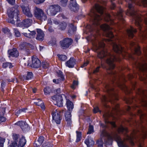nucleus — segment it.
Returning a JSON list of instances; mask_svg holds the SVG:
<instances>
[{
	"instance_id": "obj_14",
	"label": "nucleus",
	"mask_w": 147,
	"mask_h": 147,
	"mask_svg": "<svg viewBox=\"0 0 147 147\" xmlns=\"http://www.w3.org/2000/svg\"><path fill=\"white\" fill-rule=\"evenodd\" d=\"M101 28L104 31H106L105 35L107 37L111 38H113L114 35L112 32L110 30L112 29L111 27H109L108 25L105 24H103L101 26Z\"/></svg>"
},
{
	"instance_id": "obj_7",
	"label": "nucleus",
	"mask_w": 147,
	"mask_h": 147,
	"mask_svg": "<svg viewBox=\"0 0 147 147\" xmlns=\"http://www.w3.org/2000/svg\"><path fill=\"white\" fill-rule=\"evenodd\" d=\"M13 141H14L18 147H23L25 145L26 141L23 136L20 137L19 135L14 134L12 136Z\"/></svg>"
},
{
	"instance_id": "obj_53",
	"label": "nucleus",
	"mask_w": 147,
	"mask_h": 147,
	"mask_svg": "<svg viewBox=\"0 0 147 147\" xmlns=\"http://www.w3.org/2000/svg\"><path fill=\"white\" fill-rule=\"evenodd\" d=\"M20 49L21 50H25V49L26 48V47H25V44L23 43L20 45L19 46Z\"/></svg>"
},
{
	"instance_id": "obj_55",
	"label": "nucleus",
	"mask_w": 147,
	"mask_h": 147,
	"mask_svg": "<svg viewBox=\"0 0 147 147\" xmlns=\"http://www.w3.org/2000/svg\"><path fill=\"white\" fill-rule=\"evenodd\" d=\"M4 142L5 140L1 137H0V146H3Z\"/></svg>"
},
{
	"instance_id": "obj_50",
	"label": "nucleus",
	"mask_w": 147,
	"mask_h": 147,
	"mask_svg": "<svg viewBox=\"0 0 147 147\" xmlns=\"http://www.w3.org/2000/svg\"><path fill=\"white\" fill-rule=\"evenodd\" d=\"M7 81L8 82H12L16 83L18 82V80H17V78H16L11 79H7Z\"/></svg>"
},
{
	"instance_id": "obj_63",
	"label": "nucleus",
	"mask_w": 147,
	"mask_h": 147,
	"mask_svg": "<svg viewBox=\"0 0 147 147\" xmlns=\"http://www.w3.org/2000/svg\"><path fill=\"white\" fill-rule=\"evenodd\" d=\"M89 61H87L85 62L84 64L82 65L81 67H83L85 66H86L88 64Z\"/></svg>"
},
{
	"instance_id": "obj_62",
	"label": "nucleus",
	"mask_w": 147,
	"mask_h": 147,
	"mask_svg": "<svg viewBox=\"0 0 147 147\" xmlns=\"http://www.w3.org/2000/svg\"><path fill=\"white\" fill-rule=\"evenodd\" d=\"M115 107L114 108H113V110L116 111H117L118 110L117 109V108L118 107L119 105H118L115 104Z\"/></svg>"
},
{
	"instance_id": "obj_34",
	"label": "nucleus",
	"mask_w": 147,
	"mask_h": 147,
	"mask_svg": "<svg viewBox=\"0 0 147 147\" xmlns=\"http://www.w3.org/2000/svg\"><path fill=\"white\" fill-rule=\"evenodd\" d=\"M34 103L38 106L40 107L43 110H45V106L43 101L40 100V99H38L37 100V101L35 102Z\"/></svg>"
},
{
	"instance_id": "obj_8",
	"label": "nucleus",
	"mask_w": 147,
	"mask_h": 147,
	"mask_svg": "<svg viewBox=\"0 0 147 147\" xmlns=\"http://www.w3.org/2000/svg\"><path fill=\"white\" fill-rule=\"evenodd\" d=\"M61 5L65 7L66 6L67 0H60ZM70 2L69 7L70 9L74 12H76L78 9V7L75 0H70Z\"/></svg>"
},
{
	"instance_id": "obj_10",
	"label": "nucleus",
	"mask_w": 147,
	"mask_h": 147,
	"mask_svg": "<svg viewBox=\"0 0 147 147\" xmlns=\"http://www.w3.org/2000/svg\"><path fill=\"white\" fill-rule=\"evenodd\" d=\"M52 115L53 120L57 124H59L61 119V112L57 109L54 110L52 112Z\"/></svg>"
},
{
	"instance_id": "obj_29",
	"label": "nucleus",
	"mask_w": 147,
	"mask_h": 147,
	"mask_svg": "<svg viewBox=\"0 0 147 147\" xmlns=\"http://www.w3.org/2000/svg\"><path fill=\"white\" fill-rule=\"evenodd\" d=\"M84 142L88 147L92 146L94 144V141L90 137H89L86 138Z\"/></svg>"
},
{
	"instance_id": "obj_41",
	"label": "nucleus",
	"mask_w": 147,
	"mask_h": 147,
	"mask_svg": "<svg viewBox=\"0 0 147 147\" xmlns=\"http://www.w3.org/2000/svg\"><path fill=\"white\" fill-rule=\"evenodd\" d=\"M53 145L51 143L46 142L42 145V147H53Z\"/></svg>"
},
{
	"instance_id": "obj_36",
	"label": "nucleus",
	"mask_w": 147,
	"mask_h": 147,
	"mask_svg": "<svg viewBox=\"0 0 147 147\" xmlns=\"http://www.w3.org/2000/svg\"><path fill=\"white\" fill-rule=\"evenodd\" d=\"M69 29L68 30V33L70 34H74V32L76 30V28L72 24H71L69 25Z\"/></svg>"
},
{
	"instance_id": "obj_42",
	"label": "nucleus",
	"mask_w": 147,
	"mask_h": 147,
	"mask_svg": "<svg viewBox=\"0 0 147 147\" xmlns=\"http://www.w3.org/2000/svg\"><path fill=\"white\" fill-rule=\"evenodd\" d=\"M77 133V139L76 142H79L81 140V133L77 131H76Z\"/></svg>"
},
{
	"instance_id": "obj_17",
	"label": "nucleus",
	"mask_w": 147,
	"mask_h": 147,
	"mask_svg": "<svg viewBox=\"0 0 147 147\" xmlns=\"http://www.w3.org/2000/svg\"><path fill=\"white\" fill-rule=\"evenodd\" d=\"M41 62L37 58L33 57L32 58V63L31 66L34 68H38L41 66Z\"/></svg>"
},
{
	"instance_id": "obj_16",
	"label": "nucleus",
	"mask_w": 147,
	"mask_h": 147,
	"mask_svg": "<svg viewBox=\"0 0 147 147\" xmlns=\"http://www.w3.org/2000/svg\"><path fill=\"white\" fill-rule=\"evenodd\" d=\"M52 98L53 100L56 101L57 105L58 106L61 107L63 106V99L61 96L55 95L52 97Z\"/></svg>"
},
{
	"instance_id": "obj_1",
	"label": "nucleus",
	"mask_w": 147,
	"mask_h": 147,
	"mask_svg": "<svg viewBox=\"0 0 147 147\" xmlns=\"http://www.w3.org/2000/svg\"><path fill=\"white\" fill-rule=\"evenodd\" d=\"M128 3L129 10L128 13L132 16L134 20L136 26L139 27L140 30V38L144 39L147 37V14L144 16H141L138 14L133 7V4L134 3V0H125ZM140 5L144 7L147 6V0H141Z\"/></svg>"
},
{
	"instance_id": "obj_13",
	"label": "nucleus",
	"mask_w": 147,
	"mask_h": 147,
	"mask_svg": "<svg viewBox=\"0 0 147 147\" xmlns=\"http://www.w3.org/2000/svg\"><path fill=\"white\" fill-rule=\"evenodd\" d=\"M60 7L58 5H52L50 6L48 13L50 16H54L60 11Z\"/></svg>"
},
{
	"instance_id": "obj_40",
	"label": "nucleus",
	"mask_w": 147,
	"mask_h": 147,
	"mask_svg": "<svg viewBox=\"0 0 147 147\" xmlns=\"http://www.w3.org/2000/svg\"><path fill=\"white\" fill-rule=\"evenodd\" d=\"M44 94L46 95L49 94L51 92V89L49 87H47L44 89Z\"/></svg>"
},
{
	"instance_id": "obj_15",
	"label": "nucleus",
	"mask_w": 147,
	"mask_h": 147,
	"mask_svg": "<svg viewBox=\"0 0 147 147\" xmlns=\"http://www.w3.org/2000/svg\"><path fill=\"white\" fill-rule=\"evenodd\" d=\"M22 11L24 14L29 17H32L33 15L31 12L29 7L28 5L23 4L21 5Z\"/></svg>"
},
{
	"instance_id": "obj_32",
	"label": "nucleus",
	"mask_w": 147,
	"mask_h": 147,
	"mask_svg": "<svg viewBox=\"0 0 147 147\" xmlns=\"http://www.w3.org/2000/svg\"><path fill=\"white\" fill-rule=\"evenodd\" d=\"M95 8L97 11L102 15L104 12V8L98 4H96L95 5Z\"/></svg>"
},
{
	"instance_id": "obj_4",
	"label": "nucleus",
	"mask_w": 147,
	"mask_h": 147,
	"mask_svg": "<svg viewBox=\"0 0 147 147\" xmlns=\"http://www.w3.org/2000/svg\"><path fill=\"white\" fill-rule=\"evenodd\" d=\"M7 14L9 17L8 19V22L14 24L16 21H18L19 11L17 8H9L7 10Z\"/></svg>"
},
{
	"instance_id": "obj_44",
	"label": "nucleus",
	"mask_w": 147,
	"mask_h": 147,
	"mask_svg": "<svg viewBox=\"0 0 147 147\" xmlns=\"http://www.w3.org/2000/svg\"><path fill=\"white\" fill-rule=\"evenodd\" d=\"M59 59L62 61H64L67 58V57L64 55H58Z\"/></svg>"
},
{
	"instance_id": "obj_23",
	"label": "nucleus",
	"mask_w": 147,
	"mask_h": 147,
	"mask_svg": "<svg viewBox=\"0 0 147 147\" xmlns=\"http://www.w3.org/2000/svg\"><path fill=\"white\" fill-rule=\"evenodd\" d=\"M113 48L114 51L118 53H121L122 51V48L121 46L117 43L113 42Z\"/></svg>"
},
{
	"instance_id": "obj_37",
	"label": "nucleus",
	"mask_w": 147,
	"mask_h": 147,
	"mask_svg": "<svg viewBox=\"0 0 147 147\" xmlns=\"http://www.w3.org/2000/svg\"><path fill=\"white\" fill-rule=\"evenodd\" d=\"M57 25H58L59 28L61 30H65L66 28L67 25L66 23L64 22L61 23L60 24H58Z\"/></svg>"
},
{
	"instance_id": "obj_6",
	"label": "nucleus",
	"mask_w": 147,
	"mask_h": 147,
	"mask_svg": "<svg viewBox=\"0 0 147 147\" xmlns=\"http://www.w3.org/2000/svg\"><path fill=\"white\" fill-rule=\"evenodd\" d=\"M107 138H108V141H105L106 144H109L112 140L114 139L117 143L118 146L119 147H128L124 143L123 141L117 134H115L113 136H107Z\"/></svg>"
},
{
	"instance_id": "obj_57",
	"label": "nucleus",
	"mask_w": 147,
	"mask_h": 147,
	"mask_svg": "<svg viewBox=\"0 0 147 147\" xmlns=\"http://www.w3.org/2000/svg\"><path fill=\"white\" fill-rule=\"evenodd\" d=\"M2 31L5 33L7 34L9 32V30L7 28H3L2 29Z\"/></svg>"
},
{
	"instance_id": "obj_39",
	"label": "nucleus",
	"mask_w": 147,
	"mask_h": 147,
	"mask_svg": "<svg viewBox=\"0 0 147 147\" xmlns=\"http://www.w3.org/2000/svg\"><path fill=\"white\" fill-rule=\"evenodd\" d=\"M3 67L5 68L9 67V68H11L13 66L11 63L5 62L3 63Z\"/></svg>"
},
{
	"instance_id": "obj_5",
	"label": "nucleus",
	"mask_w": 147,
	"mask_h": 147,
	"mask_svg": "<svg viewBox=\"0 0 147 147\" xmlns=\"http://www.w3.org/2000/svg\"><path fill=\"white\" fill-rule=\"evenodd\" d=\"M105 88L106 91L109 93V95L108 97H107L105 96H102V100L103 102V104L104 106H105V105L104 103V102H105L109 101L111 102V103H112V100L114 99H117L116 96L113 92L110 93V91H112L113 90V88H111V86L109 84H106L105 85Z\"/></svg>"
},
{
	"instance_id": "obj_45",
	"label": "nucleus",
	"mask_w": 147,
	"mask_h": 147,
	"mask_svg": "<svg viewBox=\"0 0 147 147\" xmlns=\"http://www.w3.org/2000/svg\"><path fill=\"white\" fill-rule=\"evenodd\" d=\"M33 74L32 72H28L27 75L26 76V80H29L33 78Z\"/></svg>"
},
{
	"instance_id": "obj_59",
	"label": "nucleus",
	"mask_w": 147,
	"mask_h": 147,
	"mask_svg": "<svg viewBox=\"0 0 147 147\" xmlns=\"http://www.w3.org/2000/svg\"><path fill=\"white\" fill-rule=\"evenodd\" d=\"M17 146V144H16L14 141H13V142L11 143L8 147H16Z\"/></svg>"
},
{
	"instance_id": "obj_47",
	"label": "nucleus",
	"mask_w": 147,
	"mask_h": 147,
	"mask_svg": "<svg viewBox=\"0 0 147 147\" xmlns=\"http://www.w3.org/2000/svg\"><path fill=\"white\" fill-rule=\"evenodd\" d=\"M93 132V127L92 126L90 125L88 129V131L87 132V134H90Z\"/></svg>"
},
{
	"instance_id": "obj_60",
	"label": "nucleus",
	"mask_w": 147,
	"mask_h": 147,
	"mask_svg": "<svg viewBox=\"0 0 147 147\" xmlns=\"http://www.w3.org/2000/svg\"><path fill=\"white\" fill-rule=\"evenodd\" d=\"M144 92L143 90H138V94L141 96L144 95Z\"/></svg>"
},
{
	"instance_id": "obj_30",
	"label": "nucleus",
	"mask_w": 147,
	"mask_h": 147,
	"mask_svg": "<svg viewBox=\"0 0 147 147\" xmlns=\"http://www.w3.org/2000/svg\"><path fill=\"white\" fill-rule=\"evenodd\" d=\"M44 140V138L43 136H40L38 139L35 141L34 144V146L39 147L41 146Z\"/></svg>"
},
{
	"instance_id": "obj_24",
	"label": "nucleus",
	"mask_w": 147,
	"mask_h": 147,
	"mask_svg": "<svg viewBox=\"0 0 147 147\" xmlns=\"http://www.w3.org/2000/svg\"><path fill=\"white\" fill-rule=\"evenodd\" d=\"M36 34L35 31H30L29 30H28L26 32H24L23 33L25 36L30 38H33L34 37Z\"/></svg>"
},
{
	"instance_id": "obj_64",
	"label": "nucleus",
	"mask_w": 147,
	"mask_h": 147,
	"mask_svg": "<svg viewBox=\"0 0 147 147\" xmlns=\"http://www.w3.org/2000/svg\"><path fill=\"white\" fill-rule=\"evenodd\" d=\"M8 2L9 4L13 5L15 3V0H9Z\"/></svg>"
},
{
	"instance_id": "obj_3",
	"label": "nucleus",
	"mask_w": 147,
	"mask_h": 147,
	"mask_svg": "<svg viewBox=\"0 0 147 147\" xmlns=\"http://www.w3.org/2000/svg\"><path fill=\"white\" fill-rule=\"evenodd\" d=\"M90 15L91 17V20L93 24L95 25H98L100 24L99 21L104 18L105 21L109 22L111 24L113 23V21L111 20L110 15L108 14H105L104 16L100 17L98 15L96 11L94 9L91 11Z\"/></svg>"
},
{
	"instance_id": "obj_21",
	"label": "nucleus",
	"mask_w": 147,
	"mask_h": 147,
	"mask_svg": "<svg viewBox=\"0 0 147 147\" xmlns=\"http://www.w3.org/2000/svg\"><path fill=\"white\" fill-rule=\"evenodd\" d=\"M93 44L96 49H98L100 48H103L105 45L103 41L99 40L93 41Z\"/></svg>"
},
{
	"instance_id": "obj_54",
	"label": "nucleus",
	"mask_w": 147,
	"mask_h": 147,
	"mask_svg": "<svg viewBox=\"0 0 147 147\" xmlns=\"http://www.w3.org/2000/svg\"><path fill=\"white\" fill-rule=\"evenodd\" d=\"M78 82L77 81H74L73 82V85L71 86V87L73 89H74V86L78 85Z\"/></svg>"
},
{
	"instance_id": "obj_49",
	"label": "nucleus",
	"mask_w": 147,
	"mask_h": 147,
	"mask_svg": "<svg viewBox=\"0 0 147 147\" xmlns=\"http://www.w3.org/2000/svg\"><path fill=\"white\" fill-rule=\"evenodd\" d=\"M57 73L58 76L61 78L63 80L64 79V78L63 76L62 72L61 71L59 70L57 72Z\"/></svg>"
},
{
	"instance_id": "obj_35",
	"label": "nucleus",
	"mask_w": 147,
	"mask_h": 147,
	"mask_svg": "<svg viewBox=\"0 0 147 147\" xmlns=\"http://www.w3.org/2000/svg\"><path fill=\"white\" fill-rule=\"evenodd\" d=\"M139 69L142 71L147 70V63L144 64H139L137 66Z\"/></svg>"
},
{
	"instance_id": "obj_38",
	"label": "nucleus",
	"mask_w": 147,
	"mask_h": 147,
	"mask_svg": "<svg viewBox=\"0 0 147 147\" xmlns=\"http://www.w3.org/2000/svg\"><path fill=\"white\" fill-rule=\"evenodd\" d=\"M118 131L119 133H124L125 134L127 132V128L121 126L118 128Z\"/></svg>"
},
{
	"instance_id": "obj_28",
	"label": "nucleus",
	"mask_w": 147,
	"mask_h": 147,
	"mask_svg": "<svg viewBox=\"0 0 147 147\" xmlns=\"http://www.w3.org/2000/svg\"><path fill=\"white\" fill-rule=\"evenodd\" d=\"M38 33L36 39L40 40H43L44 34L43 32L40 29L37 30Z\"/></svg>"
},
{
	"instance_id": "obj_52",
	"label": "nucleus",
	"mask_w": 147,
	"mask_h": 147,
	"mask_svg": "<svg viewBox=\"0 0 147 147\" xmlns=\"http://www.w3.org/2000/svg\"><path fill=\"white\" fill-rule=\"evenodd\" d=\"M97 143L98 147H103V142L102 140L98 141Z\"/></svg>"
},
{
	"instance_id": "obj_31",
	"label": "nucleus",
	"mask_w": 147,
	"mask_h": 147,
	"mask_svg": "<svg viewBox=\"0 0 147 147\" xmlns=\"http://www.w3.org/2000/svg\"><path fill=\"white\" fill-rule=\"evenodd\" d=\"M66 105L68 109L67 111H71L74 108V106L73 103L68 99H66Z\"/></svg>"
},
{
	"instance_id": "obj_26",
	"label": "nucleus",
	"mask_w": 147,
	"mask_h": 147,
	"mask_svg": "<svg viewBox=\"0 0 147 147\" xmlns=\"http://www.w3.org/2000/svg\"><path fill=\"white\" fill-rule=\"evenodd\" d=\"M0 111L1 112L0 113V124L1 123L4 122L6 121V118L4 116V114L5 113V108H1Z\"/></svg>"
},
{
	"instance_id": "obj_48",
	"label": "nucleus",
	"mask_w": 147,
	"mask_h": 147,
	"mask_svg": "<svg viewBox=\"0 0 147 147\" xmlns=\"http://www.w3.org/2000/svg\"><path fill=\"white\" fill-rule=\"evenodd\" d=\"M42 66L45 69H47L49 66V63L47 62H43L42 63Z\"/></svg>"
},
{
	"instance_id": "obj_12",
	"label": "nucleus",
	"mask_w": 147,
	"mask_h": 147,
	"mask_svg": "<svg viewBox=\"0 0 147 147\" xmlns=\"http://www.w3.org/2000/svg\"><path fill=\"white\" fill-rule=\"evenodd\" d=\"M110 116L109 113H105L103 115L104 118L105 125H104L101 123L100 124V126L102 128H105L108 126V125H110L113 127H115L116 125L115 122H113L110 121L108 120V118Z\"/></svg>"
},
{
	"instance_id": "obj_46",
	"label": "nucleus",
	"mask_w": 147,
	"mask_h": 147,
	"mask_svg": "<svg viewBox=\"0 0 147 147\" xmlns=\"http://www.w3.org/2000/svg\"><path fill=\"white\" fill-rule=\"evenodd\" d=\"M122 12L123 11L122 10H121L119 12L116 14V16L119 19L121 20H122L123 19V18H122L123 15L122 13Z\"/></svg>"
},
{
	"instance_id": "obj_51",
	"label": "nucleus",
	"mask_w": 147,
	"mask_h": 147,
	"mask_svg": "<svg viewBox=\"0 0 147 147\" xmlns=\"http://www.w3.org/2000/svg\"><path fill=\"white\" fill-rule=\"evenodd\" d=\"M13 30L16 36L18 37H19L20 34L18 30L16 28H14Z\"/></svg>"
},
{
	"instance_id": "obj_27",
	"label": "nucleus",
	"mask_w": 147,
	"mask_h": 147,
	"mask_svg": "<svg viewBox=\"0 0 147 147\" xmlns=\"http://www.w3.org/2000/svg\"><path fill=\"white\" fill-rule=\"evenodd\" d=\"M136 32V30L133 27L131 26L129 29L127 30V33L129 37L132 38L134 36V33Z\"/></svg>"
},
{
	"instance_id": "obj_58",
	"label": "nucleus",
	"mask_w": 147,
	"mask_h": 147,
	"mask_svg": "<svg viewBox=\"0 0 147 147\" xmlns=\"http://www.w3.org/2000/svg\"><path fill=\"white\" fill-rule=\"evenodd\" d=\"M45 0H34V1L35 3L37 4H39L43 2Z\"/></svg>"
},
{
	"instance_id": "obj_43",
	"label": "nucleus",
	"mask_w": 147,
	"mask_h": 147,
	"mask_svg": "<svg viewBox=\"0 0 147 147\" xmlns=\"http://www.w3.org/2000/svg\"><path fill=\"white\" fill-rule=\"evenodd\" d=\"M48 23L49 24L53 25V24L57 25L58 24V23L56 20H51V19H49L48 20Z\"/></svg>"
},
{
	"instance_id": "obj_9",
	"label": "nucleus",
	"mask_w": 147,
	"mask_h": 147,
	"mask_svg": "<svg viewBox=\"0 0 147 147\" xmlns=\"http://www.w3.org/2000/svg\"><path fill=\"white\" fill-rule=\"evenodd\" d=\"M34 11V16L37 19L41 21L47 19V16L41 9L35 7Z\"/></svg>"
},
{
	"instance_id": "obj_61",
	"label": "nucleus",
	"mask_w": 147,
	"mask_h": 147,
	"mask_svg": "<svg viewBox=\"0 0 147 147\" xmlns=\"http://www.w3.org/2000/svg\"><path fill=\"white\" fill-rule=\"evenodd\" d=\"M127 139L128 140H130L131 141V144L132 145H134V143L132 141V138H131V137L129 136H127Z\"/></svg>"
},
{
	"instance_id": "obj_25",
	"label": "nucleus",
	"mask_w": 147,
	"mask_h": 147,
	"mask_svg": "<svg viewBox=\"0 0 147 147\" xmlns=\"http://www.w3.org/2000/svg\"><path fill=\"white\" fill-rule=\"evenodd\" d=\"M76 61L73 57H71L66 63V66L69 68H73L76 64Z\"/></svg>"
},
{
	"instance_id": "obj_33",
	"label": "nucleus",
	"mask_w": 147,
	"mask_h": 147,
	"mask_svg": "<svg viewBox=\"0 0 147 147\" xmlns=\"http://www.w3.org/2000/svg\"><path fill=\"white\" fill-rule=\"evenodd\" d=\"M130 45L131 47H134L135 48V53L138 55H139L140 54V48L139 47L136 48L137 45L134 42H131L130 43Z\"/></svg>"
},
{
	"instance_id": "obj_11",
	"label": "nucleus",
	"mask_w": 147,
	"mask_h": 147,
	"mask_svg": "<svg viewBox=\"0 0 147 147\" xmlns=\"http://www.w3.org/2000/svg\"><path fill=\"white\" fill-rule=\"evenodd\" d=\"M73 42V40L71 38H65L63 39L60 42L62 48L65 49L69 47Z\"/></svg>"
},
{
	"instance_id": "obj_22",
	"label": "nucleus",
	"mask_w": 147,
	"mask_h": 147,
	"mask_svg": "<svg viewBox=\"0 0 147 147\" xmlns=\"http://www.w3.org/2000/svg\"><path fill=\"white\" fill-rule=\"evenodd\" d=\"M8 52L9 55V57H17L19 55L18 51L15 48L8 50Z\"/></svg>"
},
{
	"instance_id": "obj_2",
	"label": "nucleus",
	"mask_w": 147,
	"mask_h": 147,
	"mask_svg": "<svg viewBox=\"0 0 147 147\" xmlns=\"http://www.w3.org/2000/svg\"><path fill=\"white\" fill-rule=\"evenodd\" d=\"M98 56L101 59L105 57L106 62L109 66V69H113L115 67L114 62L115 61L117 60L115 55L104 50L98 53Z\"/></svg>"
},
{
	"instance_id": "obj_20",
	"label": "nucleus",
	"mask_w": 147,
	"mask_h": 147,
	"mask_svg": "<svg viewBox=\"0 0 147 147\" xmlns=\"http://www.w3.org/2000/svg\"><path fill=\"white\" fill-rule=\"evenodd\" d=\"M16 124L20 126L22 129L26 131L28 130V125L25 122L22 121H20L17 122Z\"/></svg>"
},
{
	"instance_id": "obj_56",
	"label": "nucleus",
	"mask_w": 147,
	"mask_h": 147,
	"mask_svg": "<svg viewBox=\"0 0 147 147\" xmlns=\"http://www.w3.org/2000/svg\"><path fill=\"white\" fill-rule=\"evenodd\" d=\"M93 111L94 113H96L98 112H101V111L99 110L98 108L97 107L94 108Z\"/></svg>"
},
{
	"instance_id": "obj_19",
	"label": "nucleus",
	"mask_w": 147,
	"mask_h": 147,
	"mask_svg": "<svg viewBox=\"0 0 147 147\" xmlns=\"http://www.w3.org/2000/svg\"><path fill=\"white\" fill-rule=\"evenodd\" d=\"M65 117L67 122V125L68 126H70L72 123L71 111H66L65 114Z\"/></svg>"
},
{
	"instance_id": "obj_18",
	"label": "nucleus",
	"mask_w": 147,
	"mask_h": 147,
	"mask_svg": "<svg viewBox=\"0 0 147 147\" xmlns=\"http://www.w3.org/2000/svg\"><path fill=\"white\" fill-rule=\"evenodd\" d=\"M32 20L30 19H27L24 20L23 21L19 24L18 26H24L27 28L29 27L31 24Z\"/></svg>"
}]
</instances>
